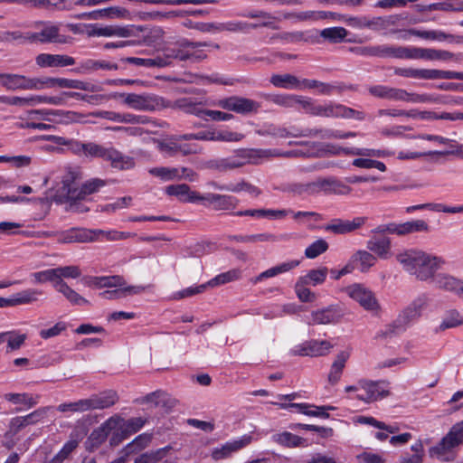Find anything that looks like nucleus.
<instances>
[{
  "mask_svg": "<svg viewBox=\"0 0 463 463\" xmlns=\"http://www.w3.org/2000/svg\"><path fill=\"white\" fill-rule=\"evenodd\" d=\"M356 86L353 84H346L342 81H335L331 83L320 81L317 93L320 95L330 96L333 94H342L345 91L356 90Z\"/></svg>",
  "mask_w": 463,
  "mask_h": 463,
  "instance_id": "34",
  "label": "nucleus"
},
{
  "mask_svg": "<svg viewBox=\"0 0 463 463\" xmlns=\"http://www.w3.org/2000/svg\"><path fill=\"white\" fill-rule=\"evenodd\" d=\"M43 292L36 288H27L13 295L14 305H27L38 300Z\"/></svg>",
  "mask_w": 463,
  "mask_h": 463,
  "instance_id": "50",
  "label": "nucleus"
},
{
  "mask_svg": "<svg viewBox=\"0 0 463 463\" xmlns=\"http://www.w3.org/2000/svg\"><path fill=\"white\" fill-rule=\"evenodd\" d=\"M0 84L9 90H27V77L20 74L0 73Z\"/></svg>",
  "mask_w": 463,
  "mask_h": 463,
  "instance_id": "33",
  "label": "nucleus"
},
{
  "mask_svg": "<svg viewBox=\"0 0 463 463\" xmlns=\"http://www.w3.org/2000/svg\"><path fill=\"white\" fill-rule=\"evenodd\" d=\"M39 395L33 397L32 394L24 393H5L4 398L14 404H24L28 408H32L38 403Z\"/></svg>",
  "mask_w": 463,
  "mask_h": 463,
  "instance_id": "51",
  "label": "nucleus"
},
{
  "mask_svg": "<svg viewBox=\"0 0 463 463\" xmlns=\"http://www.w3.org/2000/svg\"><path fill=\"white\" fill-rule=\"evenodd\" d=\"M177 106L185 113L195 115L202 119H205V110L201 107V103H194L190 99H181L177 100Z\"/></svg>",
  "mask_w": 463,
  "mask_h": 463,
  "instance_id": "53",
  "label": "nucleus"
},
{
  "mask_svg": "<svg viewBox=\"0 0 463 463\" xmlns=\"http://www.w3.org/2000/svg\"><path fill=\"white\" fill-rule=\"evenodd\" d=\"M251 440L252 437L250 435H243L237 439L226 442L221 448L214 449L212 452V457L214 460L227 458L233 452H236L250 444Z\"/></svg>",
  "mask_w": 463,
  "mask_h": 463,
  "instance_id": "22",
  "label": "nucleus"
},
{
  "mask_svg": "<svg viewBox=\"0 0 463 463\" xmlns=\"http://www.w3.org/2000/svg\"><path fill=\"white\" fill-rule=\"evenodd\" d=\"M402 269L421 281L434 279L435 272L445 263L441 257L410 249L396 255Z\"/></svg>",
  "mask_w": 463,
  "mask_h": 463,
  "instance_id": "1",
  "label": "nucleus"
},
{
  "mask_svg": "<svg viewBox=\"0 0 463 463\" xmlns=\"http://www.w3.org/2000/svg\"><path fill=\"white\" fill-rule=\"evenodd\" d=\"M389 100L394 101H404L411 103H432L436 102V99L430 94L422 93H415V92H408L406 90L400 88L390 87Z\"/></svg>",
  "mask_w": 463,
  "mask_h": 463,
  "instance_id": "20",
  "label": "nucleus"
},
{
  "mask_svg": "<svg viewBox=\"0 0 463 463\" xmlns=\"http://www.w3.org/2000/svg\"><path fill=\"white\" fill-rule=\"evenodd\" d=\"M353 261H355L361 272H368L375 265L376 257L368 250H359L353 255Z\"/></svg>",
  "mask_w": 463,
  "mask_h": 463,
  "instance_id": "40",
  "label": "nucleus"
},
{
  "mask_svg": "<svg viewBox=\"0 0 463 463\" xmlns=\"http://www.w3.org/2000/svg\"><path fill=\"white\" fill-rule=\"evenodd\" d=\"M267 101H270L276 105H279L287 109H296L297 96L295 94H269L261 93L260 94Z\"/></svg>",
  "mask_w": 463,
  "mask_h": 463,
  "instance_id": "42",
  "label": "nucleus"
},
{
  "mask_svg": "<svg viewBox=\"0 0 463 463\" xmlns=\"http://www.w3.org/2000/svg\"><path fill=\"white\" fill-rule=\"evenodd\" d=\"M273 440L282 446L296 448L305 446L306 439L288 431L275 434Z\"/></svg>",
  "mask_w": 463,
  "mask_h": 463,
  "instance_id": "47",
  "label": "nucleus"
},
{
  "mask_svg": "<svg viewBox=\"0 0 463 463\" xmlns=\"http://www.w3.org/2000/svg\"><path fill=\"white\" fill-rule=\"evenodd\" d=\"M346 294L354 301L358 302L365 310L377 312L380 305L374 293L362 284H353L345 288Z\"/></svg>",
  "mask_w": 463,
  "mask_h": 463,
  "instance_id": "12",
  "label": "nucleus"
},
{
  "mask_svg": "<svg viewBox=\"0 0 463 463\" xmlns=\"http://www.w3.org/2000/svg\"><path fill=\"white\" fill-rule=\"evenodd\" d=\"M291 213V210H272V209H249L238 211L232 213L234 216H250L254 218H268L271 220L284 219Z\"/></svg>",
  "mask_w": 463,
  "mask_h": 463,
  "instance_id": "26",
  "label": "nucleus"
},
{
  "mask_svg": "<svg viewBox=\"0 0 463 463\" xmlns=\"http://www.w3.org/2000/svg\"><path fill=\"white\" fill-rule=\"evenodd\" d=\"M402 236L416 232H428L430 226L424 220H411L401 223Z\"/></svg>",
  "mask_w": 463,
  "mask_h": 463,
  "instance_id": "52",
  "label": "nucleus"
},
{
  "mask_svg": "<svg viewBox=\"0 0 463 463\" xmlns=\"http://www.w3.org/2000/svg\"><path fill=\"white\" fill-rule=\"evenodd\" d=\"M368 218L365 216L354 217L353 220L333 219L324 229L335 234L351 233L365 224Z\"/></svg>",
  "mask_w": 463,
  "mask_h": 463,
  "instance_id": "17",
  "label": "nucleus"
},
{
  "mask_svg": "<svg viewBox=\"0 0 463 463\" xmlns=\"http://www.w3.org/2000/svg\"><path fill=\"white\" fill-rule=\"evenodd\" d=\"M202 202H207L215 211H232L240 201L233 195L208 193L203 194Z\"/></svg>",
  "mask_w": 463,
  "mask_h": 463,
  "instance_id": "19",
  "label": "nucleus"
},
{
  "mask_svg": "<svg viewBox=\"0 0 463 463\" xmlns=\"http://www.w3.org/2000/svg\"><path fill=\"white\" fill-rule=\"evenodd\" d=\"M77 179V174L73 171H69L63 177H62V186L61 188V194L62 196L65 197L67 202L75 203L76 198L71 197V192L73 190H79L80 187L76 184ZM71 206H72V203H71Z\"/></svg>",
  "mask_w": 463,
  "mask_h": 463,
  "instance_id": "43",
  "label": "nucleus"
},
{
  "mask_svg": "<svg viewBox=\"0 0 463 463\" xmlns=\"http://www.w3.org/2000/svg\"><path fill=\"white\" fill-rule=\"evenodd\" d=\"M241 277V270L237 269H233L228 270L226 272L221 273L215 276L213 279L208 281L207 285L211 287H215L219 285H223L234 280L239 279Z\"/></svg>",
  "mask_w": 463,
  "mask_h": 463,
  "instance_id": "60",
  "label": "nucleus"
},
{
  "mask_svg": "<svg viewBox=\"0 0 463 463\" xmlns=\"http://www.w3.org/2000/svg\"><path fill=\"white\" fill-rule=\"evenodd\" d=\"M324 118H353L363 121L366 118V114L364 111L354 109L343 104L328 101L326 102Z\"/></svg>",
  "mask_w": 463,
  "mask_h": 463,
  "instance_id": "15",
  "label": "nucleus"
},
{
  "mask_svg": "<svg viewBox=\"0 0 463 463\" xmlns=\"http://www.w3.org/2000/svg\"><path fill=\"white\" fill-rule=\"evenodd\" d=\"M88 400L89 409L104 410L113 406L118 401V393L113 390H108L99 394L91 395Z\"/></svg>",
  "mask_w": 463,
  "mask_h": 463,
  "instance_id": "25",
  "label": "nucleus"
},
{
  "mask_svg": "<svg viewBox=\"0 0 463 463\" xmlns=\"http://www.w3.org/2000/svg\"><path fill=\"white\" fill-rule=\"evenodd\" d=\"M107 181L100 178H92L86 181L79 190L71 192V196L77 201L84 200L86 196L97 193L107 184Z\"/></svg>",
  "mask_w": 463,
  "mask_h": 463,
  "instance_id": "30",
  "label": "nucleus"
},
{
  "mask_svg": "<svg viewBox=\"0 0 463 463\" xmlns=\"http://www.w3.org/2000/svg\"><path fill=\"white\" fill-rule=\"evenodd\" d=\"M428 303L429 298L427 295H420L402 310L399 316L400 322L403 325H409L418 320L421 317L423 310L427 307Z\"/></svg>",
  "mask_w": 463,
  "mask_h": 463,
  "instance_id": "18",
  "label": "nucleus"
},
{
  "mask_svg": "<svg viewBox=\"0 0 463 463\" xmlns=\"http://www.w3.org/2000/svg\"><path fill=\"white\" fill-rule=\"evenodd\" d=\"M206 46H213L218 49V44H212L206 42H191L186 38H182L176 41L175 43H170L167 45L162 52L161 54H158L159 58L163 62H165L164 67H167L173 63L175 60L177 61H187L194 58L196 59H203L205 55H195L194 52V49L199 47H206Z\"/></svg>",
  "mask_w": 463,
  "mask_h": 463,
  "instance_id": "3",
  "label": "nucleus"
},
{
  "mask_svg": "<svg viewBox=\"0 0 463 463\" xmlns=\"http://www.w3.org/2000/svg\"><path fill=\"white\" fill-rule=\"evenodd\" d=\"M3 343H6V353L19 350L25 343L27 335L17 331L2 332Z\"/></svg>",
  "mask_w": 463,
  "mask_h": 463,
  "instance_id": "39",
  "label": "nucleus"
},
{
  "mask_svg": "<svg viewBox=\"0 0 463 463\" xmlns=\"http://www.w3.org/2000/svg\"><path fill=\"white\" fill-rule=\"evenodd\" d=\"M143 290L144 288L140 286L120 287L117 289L105 290L99 295L104 299H118L125 298L127 295L138 294Z\"/></svg>",
  "mask_w": 463,
  "mask_h": 463,
  "instance_id": "46",
  "label": "nucleus"
},
{
  "mask_svg": "<svg viewBox=\"0 0 463 463\" xmlns=\"http://www.w3.org/2000/svg\"><path fill=\"white\" fill-rule=\"evenodd\" d=\"M275 154L273 151L261 148H241L236 150L233 155L228 157L208 160L206 167L219 172H225L240 168L247 164H260L262 157Z\"/></svg>",
  "mask_w": 463,
  "mask_h": 463,
  "instance_id": "2",
  "label": "nucleus"
},
{
  "mask_svg": "<svg viewBox=\"0 0 463 463\" xmlns=\"http://www.w3.org/2000/svg\"><path fill=\"white\" fill-rule=\"evenodd\" d=\"M344 316L342 308L338 305H330L326 307L317 309L311 312L312 325H329L338 323Z\"/></svg>",
  "mask_w": 463,
  "mask_h": 463,
  "instance_id": "16",
  "label": "nucleus"
},
{
  "mask_svg": "<svg viewBox=\"0 0 463 463\" xmlns=\"http://www.w3.org/2000/svg\"><path fill=\"white\" fill-rule=\"evenodd\" d=\"M215 141L219 142H239L244 138V135L227 128L214 129Z\"/></svg>",
  "mask_w": 463,
  "mask_h": 463,
  "instance_id": "62",
  "label": "nucleus"
},
{
  "mask_svg": "<svg viewBox=\"0 0 463 463\" xmlns=\"http://www.w3.org/2000/svg\"><path fill=\"white\" fill-rule=\"evenodd\" d=\"M165 194L175 197L181 203H198L202 202L203 194L191 190L186 184H171L165 187Z\"/></svg>",
  "mask_w": 463,
  "mask_h": 463,
  "instance_id": "21",
  "label": "nucleus"
},
{
  "mask_svg": "<svg viewBox=\"0 0 463 463\" xmlns=\"http://www.w3.org/2000/svg\"><path fill=\"white\" fill-rule=\"evenodd\" d=\"M311 185L317 187L319 190L325 192L326 194L345 195L349 194L352 191L350 186L346 185L335 177L319 178L313 184L306 185V187L302 184H295L293 191L300 194L302 191L307 190Z\"/></svg>",
  "mask_w": 463,
  "mask_h": 463,
  "instance_id": "13",
  "label": "nucleus"
},
{
  "mask_svg": "<svg viewBox=\"0 0 463 463\" xmlns=\"http://www.w3.org/2000/svg\"><path fill=\"white\" fill-rule=\"evenodd\" d=\"M99 19H128L130 16L129 11L122 6H109L99 9Z\"/></svg>",
  "mask_w": 463,
  "mask_h": 463,
  "instance_id": "54",
  "label": "nucleus"
},
{
  "mask_svg": "<svg viewBox=\"0 0 463 463\" xmlns=\"http://www.w3.org/2000/svg\"><path fill=\"white\" fill-rule=\"evenodd\" d=\"M456 432L451 428L449 433L434 447L429 450L431 458H436L443 462H452L456 458L454 449L461 444Z\"/></svg>",
  "mask_w": 463,
  "mask_h": 463,
  "instance_id": "9",
  "label": "nucleus"
},
{
  "mask_svg": "<svg viewBox=\"0 0 463 463\" xmlns=\"http://www.w3.org/2000/svg\"><path fill=\"white\" fill-rule=\"evenodd\" d=\"M150 441V438L145 434L137 436L132 442L128 443L120 452L118 458H121L126 463L130 454L136 453L144 449Z\"/></svg>",
  "mask_w": 463,
  "mask_h": 463,
  "instance_id": "45",
  "label": "nucleus"
},
{
  "mask_svg": "<svg viewBox=\"0 0 463 463\" xmlns=\"http://www.w3.org/2000/svg\"><path fill=\"white\" fill-rule=\"evenodd\" d=\"M122 61L135 64L137 66H142L146 68H164L165 62H163L158 55L154 58H137V57H128Z\"/></svg>",
  "mask_w": 463,
  "mask_h": 463,
  "instance_id": "59",
  "label": "nucleus"
},
{
  "mask_svg": "<svg viewBox=\"0 0 463 463\" xmlns=\"http://www.w3.org/2000/svg\"><path fill=\"white\" fill-rule=\"evenodd\" d=\"M300 264V261L298 260H288L282 263H279L274 267H271L265 271L260 273L257 277L253 278L251 279L253 284H257L259 282H261L262 280L276 277L279 274L288 272L295 268H297Z\"/></svg>",
  "mask_w": 463,
  "mask_h": 463,
  "instance_id": "28",
  "label": "nucleus"
},
{
  "mask_svg": "<svg viewBox=\"0 0 463 463\" xmlns=\"http://www.w3.org/2000/svg\"><path fill=\"white\" fill-rule=\"evenodd\" d=\"M307 286L306 283H301L298 279L295 284V292L301 302H313L317 298L316 294Z\"/></svg>",
  "mask_w": 463,
  "mask_h": 463,
  "instance_id": "64",
  "label": "nucleus"
},
{
  "mask_svg": "<svg viewBox=\"0 0 463 463\" xmlns=\"http://www.w3.org/2000/svg\"><path fill=\"white\" fill-rule=\"evenodd\" d=\"M213 105L241 115L255 114L260 109V102L237 95L218 99Z\"/></svg>",
  "mask_w": 463,
  "mask_h": 463,
  "instance_id": "8",
  "label": "nucleus"
},
{
  "mask_svg": "<svg viewBox=\"0 0 463 463\" xmlns=\"http://www.w3.org/2000/svg\"><path fill=\"white\" fill-rule=\"evenodd\" d=\"M122 421V418L118 415H114L109 418L105 422H103L98 429L94 430L90 436V439L95 445H99L104 442L108 436L111 433V431L116 429L118 424Z\"/></svg>",
  "mask_w": 463,
  "mask_h": 463,
  "instance_id": "24",
  "label": "nucleus"
},
{
  "mask_svg": "<svg viewBox=\"0 0 463 463\" xmlns=\"http://www.w3.org/2000/svg\"><path fill=\"white\" fill-rule=\"evenodd\" d=\"M57 411L60 412H84L87 411H90L88 400L87 399H80L76 402H64L61 403L57 407Z\"/></svg>",
  "mask_w": 463,
  "mask_h": 463,
  "instance_id": "57",
  "label": "nucleus"
},
{
  "mask_svg": "<svg viewBox=\"0 0 463 463\" xmlns=\"http://www.w3.org/2000/svg\"><path fill=\"white\" fill-rule=\"evenodd\" d=\"M411 46H399L380 44L378 51V58L387 59H407L411 60Z\"/></svg>",
  "mask_w": 463,
  "mask_h": 463,
  "instance_id": "29",
  "label": "nucleus"
},
{
  "mask_svg": "<svg viewBox=\"0 0 463 463\" xmlns=\"http://www.w3.org/2000/svg\"><path fill=\"white\" fill-rule=\"evenodd\" d=\"M328 247V243L324 239H318L306 248L305 256L307 259H315L326 252Z\"/></svg>",
  "mask_w": 463,
  "mask_h": 463,
  "instance_id": "61",
  "label": "nucleus"
},
{
  "mask_svg": "<svg viewBox=\"0 0 463 463\" xmlns=\"http://www.w3.org/2000/svg\"><path fill=\"white\" fill-rule=\"evenodd\" d=\"M328 273L326 267L310 269L306 275L298 278L301 283H306L308 286H317L325 282Z\"/></svg>",
  "mask_w": 463,
  "mask_h": 463,
  "instance_id": "44",
  "label": "nucleus"
},
{
  "mask_svg": "<svg viewBox=\"0 0 463 463\" xmlns=\"http://www.w3.org/2000/svg\"><path fill=\"white\" fill-rule=\"evenodd\" d=\"M24 39L30 43H65L67 37L60 33V27L52 23H44L36 32L27 33Z\"/></svg>",
  "mask_w": 463,
  "mask_h": 463,
  "instance_id": "11",
  "label": "nucleus"
},
{
  "mask_svg": "<svg viewBox=\"0 0 463 463\" xmlns=\"http://www.w3.org/2000/svg\"><path fill=\"white\" fill-rule=\"evenodd\" d=\"M41 68L67 67L75 64V59L64 54L41 53L35 58Z\"/></svg>",
  "mask_w": 463,
  "mask_h": 463,
  "instance_id": "23",
  "label": "nucleus"
},
{
  "mask_svg": "<svg viewBox=\"0 0 463 463\" xmlns=\"http://www.w3.org/2000/svg\"><path fill=\"white\" fill-rule=\"evenodd\" d=\"M356 422L375 427L381 430H385L390 434L397 433L400 430L398 424H386L385 422L380 421L372 416H359Z\"/></svg>",
  "mask_w": 463,
  "mask_h": 463,
  "instance_id": "49",
  "label": "nucleus"
},
{
  "mask_svg": "<svg viewBox=\"0 0 463 463\" xmlns=\"http://www.w3.org/2000/svg\"><path fill=\"white\" fill-rule=\"evenodd\" d=\"M348 32L344 27H329L320 32V36L330 43H341L346 37Z\"/></svg>",
  "mask_w": 463,
  "mask_h": 463,
  "instance_id": "55",
  "label": "nucleus"
},
{
  "mask_svg": "<svg viewBox=\"0 0 463 463\" xmlns=\"http://www.w3.org/2000/svg\"><path fill=\"white\" fill-rule=\"evenodd\" d=\"M133 26H119V25H108L99 27L94 31V34L97 36H118V37H128L132 35Z\"/></svg>",
  "mask_w": 463,
  "mask_h": 463,
  "instance_id": "41",
  "label": "nucleus"
},
{
  "mask_svg": "<svg viewBox=\"0 0 463 463\" xmlns=\"http://www.w3.org/2000/svg\"><path fill=\"white\" fill-rule=\"evenodd\" d=\"M101 233L103 230L99 229L71 228L57 232L55 236L60 243H86L101 241Z\"/></svg>",
  "mask_w": 463,
  "mask_h": 463,
  "instance_id": "10",
  "label": "nucleus"
},
{
  "mask_svg": "<svg viewBox=\"0 0 463 463\" xmlns=\"http://www.w3.org/2000/svg\"><path fill=\"white\" fill-rule=\"evenodd\" d=\"M179 167H154L149 170V173L160 178L162 181L178 180Z\"/></svg>",
  "mask_w": 463,
  "mask_h": 463,
  "instance_id": "56",
  "label": "nucleus"
},
{
  "mask_svg": "<svg viewBox=\"0 0 463 463\" xmlns=\"http://www.w3.org/2000/svg\"><path fill=\"white\" fill-rule=\"evenodd\" d=\"M125 106L139 111H156L168 107V102L160 96L151 93H115Z\"/></svg>",
  "mask_w": 463,
  "mask_h": 463,
  "instance_id": "5",
  "label": "nucleus"
},
{
  "mask_svg": "<svg viewBox=\"0 0 463 463\" xmlns=\"http://www.w3.org/2000/svg\"><path fill=\"white\" fill-rule=\"evenodd\" d=\"M61 89H76L90 92H96L99 90V87L98 85L79 80H71L65 78H62Z\"/></svg>",
  "mask_w": 463,
  "mask_h": 463,
  "instance_id": "58",
  "label": "nucleus"
},
{
  "mask_svg": "<svg viewBox=\"0 0 463 463\" xmlns=\"http://www.w3.org/2000/svg\"><path fill=\"white\" fill-rule=\"evenodd\" d=\"M333 345L326 340H308L296 345L292 354L300 356H322L327 354Z\"/></svg>",
  "mask_w": 463,
  "mask_h": 463,
  "instance_id": "14",
  "label": "nucleus"
},
{
  "mask_svg": "<svg viewBox=\"0 0 463 463\" xmlns=\"http://www.w3.org/2000/svg\"><path fill=\"white\" fill-rule=\"evenodd\" d=\"M366 248L381 259H387L391 250L389 237H373L366 242Z\"/></svg>",
  "mask_w": 463,
  "mask_h": 463,
  "instance_id": "32",
  "label": "nucleus"
},
{
  "mask_svg": "<svg viewBox=\"0 0 463 463\" xmlns=\"http://www.w3.org/2000/svg\"><path fill=\"white\" fill-rule=\"evenodd\" d=\"M67 149L78 156H83L88 159H94V156L98 147V143L95 142H81L77 139L69 138Z\"/></svg>",
  "mask_w": 463,
  "mask_h": 463,
  "instance_id": "27",
  "label": "nucleus"
},
{
  "mask_svg": "<svg viewBox=\"0 0 463 463\" xmlns=\"http://www.w3.org/2000/svg\"><path fill=\"white\" fill-rule=\"evenodd\" d=\"M345 391L346 392H355L352 398L362 401L366 404L383 400L390 395L389 383L384 380L361 379L356 384L346 386Z\"/></svg>",
  "mask_w": 463,
  "mask_h": 463,
  "instance_id": "4",
  "label": "nucleus"
},
{
  "mask_svg": "<svg viewBox=\"0 0 463 463\" xmlns=\"http://www.w3.org/2000/svg\"><path fill=\"white\" fill-rule=\"evenodd\" d=\"M411 451L414 452L412 455L405 454L402 457V461L405 463H421L423 460V444L421 440H417L411 447Z\"/></svg>",
  "mask_w": 463,
  "mask_h": 463,
  "instance_id": "63",
  "label": "nucleus"
},
{
  "mask_svg": "<svg viewBox=\"0 0 463 463\" xmlns=\"http://www.w3.org/2000/svg\"><path fill=\"white\" fill-rule=\"evenodd\" d=\"M270 83L277 88L287 90L300 89V80L291 74H274L270 77Z\"/></svg>",
  "mask_w": 463,
  "mask_h": 463,
  "instance_id": "38",
  "label": "nucleus"
},
{
  "mask_svg": "<svg viewBox=\"0 0 463 463\" xmlns=\"http://www.w3.org/2000/svg\"><path fill=\"white\" fill-rule=\"evenodd\" d=\"M103 118L118 123L127 124H146L148 123V118L144 115H135L132 113H119L115 111H105Z\"/></svg>",
  "mask_w": 463,
  "mask_h": 463,
  "instance_id": "31",
  "label": "nucleus"
},
{
  "mask_svg": "<svg viewBox=\"0 0 463 463\" xmlns=\"http://www.w3.org/2000/svg\"><path fill=\"white\" fill-rule=\"evenodd\" d=\"M62 78L41 77L27 78V90L61 89Z\"/></svg>",
  "mask_w": 463,
  "mask_h": 463,
  "instance_id": "37",
  "label": "nucleus"
},
{
  "mask_svg": "<svg viewBox=\"0 0 463 463\" xmlns=\"http://www.w3.org/2000/svg\"><path fill=\"white\" fill-rule=\"evenodd\" d=\"M94 159L108 162L113 169L125 171L135 166V159L118 150L111 145L98 144Z\"/></svg>",
  "mask_w": 463,
  "mask_h": 463,
  "instance_id": "6",
  "label": "nucleus"
},
{
  "mask_svg": "<svg viewBox=\"0 0 463 463\" xmlns=\"http://www.w3.org/2000/svg\"><path fill=\"white\" fill-rule=\"evenodd\" d=\"M303 148L295 149L294 156L320 157L325 155L324 144L318 142H299Z\"/></svg>",
  "mask_w": 463,
  "mask_h": 463,
  "instance_id": "36",
  "label": "nucleus"
},
{
  "mask_svg": "<svg viewBox=\"0 0 463 463\" xmlns=\"http://www.w3.org/2000/svg\"><path fill=\"white\" fill-rule=\"evenodd\" d=\"M434 282L438 288L458 295L462 281L449 275L439 274L434 278Z\"/></svg>",
  "mask_w": 463,
  "mask_h": 463,
  "instance_id": "48",
  "label": "nucleus"
},
{
  "mask_svg": "<svg viewBox=\"0 0 463 463\" xmlns=\"http://www.w3.org/2000/svg\"><path fill=\"white\" fill-rule=\"evenodd\" d=\"M55 290L62 294L63 297L74 306H82L89 301L72 289L64 280H59L55 284Z\"/></svg>",
  "mask_w": 463,
  "mask_h": 463,
  "instance_id": "35",
  "label": "nucleus"
},
{
  "mask_svg": "<svg viewBox=\"0 0 463 463\" xmlns=\"http://www.w3.org/2000/svg\"><path fill=\"white\" fill-rule=\"evenodd\" d=\"M393 73L404 78L418 80H463V72L436 69H414L396 67Z\"/></svg>",
  "mask_w": 463,
  "mask_h": 463,
  "instance_id": "7",
  "label": "nucleus"
}]
</instances>
